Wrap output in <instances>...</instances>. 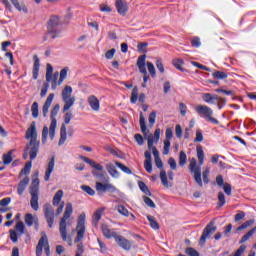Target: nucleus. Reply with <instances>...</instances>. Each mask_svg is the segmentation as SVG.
<instances>
[{"mask_svg": "<svg viewBox=\"0 0 256 256\" xmlns=\"http://www.w3.org/2000/svg\"><path fill=\"white\" fill-rule=\"evenodd\" d=\"M216 102H217L218 109H223V107L227 105V99L221 98V96H217Z\"/></svg>", "mask_w": 256, "mask_h": 256, "instance_id": "49", "label": "nucleus"}, {"mask_svg": "<svg viewBox=\"0 0 256 256\" xmlns=\"http://www.w3.org/2000/svg\"><path fill=\"white\" fill-rule=\"evenodd\" d=\"M214 225H215V222L213 221H211L209 224L206 225L200 237V241H199L200 245H205V243L207 242V239H209L211 235H213V233L217 231V227Z\"/></svg>", "mask_w": 256, "mask_h": 256, "instance_id": "12", "label": "nucleus"}, {"mask_svg": "<svg viewBox=\"0 0 256 256\" xmlns=\"http://www.w3.org/2000/svg\"><path fill=\"white\" fill-rule=\"evenodd\" d=\"M103 214V210L98 209L94 212L93 218H92V223L95 227H97V224L99 221H101V215Z\"/></svg>", "mask_w": 256, "mask_h": 256, "instance_id": "31", "label": "nucleus"}, {"mask_svg": "<svg viewBox=\"0 0 256 256\" xmlns=\"http://www.w3.org/2000/svg\"><path fill=\"white\" fill-rule=\"evenodd\" d=\"M144 168L147 173L153 172V161H144Z\"/></svg>", "mask_w": 256, "mask_h": 256, "instance_id": "58", "label": "nucleus"}, {"mask_svg": "<svg viewBox=\"0 0 256 256\" xmlns=\"http://www.w3.org/2000/svg\"><path fill=\"white\" fill-rule=\"evenodd\" d=\"M63 198V190H58L52 200V203L55 207L61 203V199Z\"/></svg>", "mask_w": 256, "mask_h": 256, "instance_id": "30", "label": "nucleus"}, {"mask_svg": "<svg viewBox=\"0 0 256 256\" xmlns=\"http://www.w3.org/2000/svg\"><path fill=\"white\" fill-rule=\"evenodd\" d=\"M256 233V226L249 230L239 241L240 244L246 243V241H249L253 235Z\"/></svg>", "mask_w": 256, "mask_h": 256, "instance_id": "29", "label": "nucleus"}, {"mask_svg": "<svg viewBox=\"0 0 256 256\" xmlns=\"http://www.w3.org/2000/svg\"><path fill=\"white\" fill-rule=\"evenodd\" d=\"M115 242L121 247V249H124V251H131L133 243L122 235L116 236Z\"/></svg>", "mask_w": 256, "mask_h": 256, "instance_id": "15", "label": "nucleus"}, {"mask_svg": "<svg viewBox=\"0 0 256 256\" xmlns=\"http://www.w3.org/2000/svg\"><path fill=\"white\" fill-rule=\"evenodd\" d=\"M160 179L164 187H169V180L167 179V172L165 171V169H162L160 171Z\"/></svg>", "mask_w": 256, "mask_h": 256, "instance_id": "38", "label": "nucleus"}, {"mask_svg": "<svg viewBox=\"0 0 256 256\" xmlns=\"http://www.w3.org/2000/svg\"><path fill=\"white\" fill-rule=\"evenodd\" d=\"M61 18L57 15H53L48 20L47 31L43 36V41H49V39H57L61 35Z\"/></svg>", "mask_w": 256, "mask_h": 256, "instance_id": "4", "label": "nucleus"}, {"mask_svg": "<svg viewBox=\"0 0 256 256\" xmlns=\"http://www.w3.org/2000/svg\"><path fill=\"white\" fill-rule=\"evenodd\" d=\"M117 211L118 213H120V215H124V217H129V210H127L125 206L119 205L117 207Z\"/></svg>", "mask_w": 256, "mask_h": 256, "instance_id": "54", "label": "nucleus"}, {"mask_svg": "<svg viewBox=\"0 0 256 256\" xmlns=\"http://www.w3.org/2000/svg\"><path fill=\"white\" fill-rule=\"evenodd\" d=\"M186 163H187V154L185 153V151H180V155H179L180 167H185Z\"/></svg>", "mask_w": 256, "mask_h": 256, "instance_id": "45", "label": "nucleus"}, {"mask_svg": "<svg viewBox=\"0 0 256 256\" xmlns=\"http://www.w3.org/2000/svg\"><path fill=\"white\" fill-rule=\"evenodd\" d=\"M96 191L98 195H103V193H117V187L111 183L96 182Z\"/></svg>", "mask_w": 256, "mask_h": 256, "instance_id": "14", "label": "nucleus"}, {"mask_svg": "<svg viewBox=\"0 0 256 256\" xmlns=\"http://www.w3.org/2000/svg\"><path fill=\"white\" fill-rule=\"evenodd\" d=\"M62 101L65 103L62 110L63 113H67V111H69L73 107V105H75V97L62 99Z\"/></svg>", "mask_w": 256, "mask_h": 256, "instance_id": "27", "label": "nucleus"}, {"mask_svg": "<svg viewBox=\"0 0 256 256\" xmlns=\"http://www.w3.org/2000/svg\"><path fill=\"white\" fill-rule=\"evenodd\" d=\"M43 211L48 227L50 229H53V223H55V209H53V206H51V204H45Z\"/></svg>", "mask_w": 256, "mask_h": 256, "instance_id": "13", "label": "nucleus"}, {"mask_svg": "<svg viewBox=\"0 0 256 256\" xmlns=\"http://www.w3.org/2000/svg\"><path fill=\"white\" fill-rule=\"evenodd\" d=\"M31 111H32V117L34 119H37V117H39V103L33 102L31 106Z\"/></svg>", "mask_w": 256, "mask_h": 256, "instance_id": "42", "label": "nucleus"}, {"mask_svg": "<svg viewBox=\"0 0 256 256\" xmlns=\"http://www.w3.org/2000/svg\"><path fill=\"white\" fill-rule=\"evenodd\" d=\"M77 236L74 239V243H79L83 237H85V213H81L78 218L77 224Z\"/></svg>", "mask_w": 256, "mask_h": 256, "instance_id": "11", "label": "nucleus"}, {"mask_svg": "<svg viewBox=\"0 0 256 256\" xmlns=\"http://www.w3.org/2000/svg\"><path fill=\"white\" fill-rule=\"evenodd\" d=\"M147 219L150 223V227H152V229H159V223L155 221V217L151 216V215H147Z\"/></svg>", "mask_w": 256, "mask_h": 256, "instance_id": "46", "label": "nucleus"}, {"mask_svg": "<svg viewBox=\"0 0 256 256\" xmlns=\"http://www.w3.org/2000/svg\"><path fill=\"white\" fill-rule=\"evenodd\" d=\"M253 223H255V219H251V220H247L246 222H244L242 225H240L236 231H243V229H247L248 227H251V225H253Z\"/></svg>", "mask_w": 256, "mask_h": 256, "instance_id": "44", "label": "nucleus"}, {"mask_svg": "<svg viewBox=\"0 0 256 256\" xmlns=\"http://www.w3.org/2000/svg\"><path fill=\"white\" fill-rule=\"evenodd\" d=\"M24 221H25L27 227H33V223H35V225L39 224V219L33 217V214H31V213H27L25 215Z\"/></svg>", "mask_w": 256, "mask_h": 256, "instance_id": "26", "label": "nucleus"}, {"mask_svg": "<svg viewBox=\"0 0 256 256\" xmlns=\"http://www.w3.org/2000/svg\"><path fill=\"white\" fill-rule=\"evenodd\" d=\"M247 249V246L245 245H241L235 252L234 255H230V256H241L245 253V250Z\"/></svg>", "mask_w": 256, "mask_h": 256, "instance_id": "62", "label": "nucleus"}, {"mask_svg": "<svg viewBox=\"0 0 256 256\" xmlns=\"http://www.w3.org/2000/svg\"><path fill=\"white\" fill-rule=\"evenodd\" d=\"M80 159L84 161V163H87L90 165V167H93L92 170V175L98 181H101L102 183H109V176H107V172L103 171V166L101 164H97L95 160H92L91 158L85 157V156H80Z\"/></svg>", "mask_w": 256, "mask_h": 256, "instance_id": "5", "label": "nucleus"}, {"mask_svg": "<svg viewBox=\"0 0 256 256\" xmlns=\"http://www.w3.org/2000/svg\"><path fill=\"white\" fill-rule=\"evenodd\" d=\"M39 183V178H35L30 185V205L34 211H39Z\"/></svg>", "mask_w": 256, "mask_h": 256, "instance_id": "7", "label": "nucleus"}, {"mask_svg": "<svg viewBox=\"0 0 256 256\" xmlns=\"http://www.w3.org/2000/svg\"><path fill=\"white\" fill-rule=\"evenodd\" d=\"M171 149V141L164 140L163 155H167Z\"/></svg>", "mask_w": 256, "mask_h": 256, "instance_id": "55", "label": "nucleus"}, {"mask_svg": "<svg viewBox=\"0 0 256 256\" xmlns=\"http://www.w3.org/2000/svg\"><path fill=\"white\" fill-rule=\"evenodd\" d=\"M51 79H53V66L51 64L46 65V81L47 83H51Z\"/></svg>", "mask_w": 256, "mask_h": 256, "instance_id": "37", "label": "nucleus"}, {"mask_svg": "<svg viewBox=\"0 0 256 256\" xmlns=\"http://www.w3.org/2000/svg\"><path fill=\"white\" fill-rule=\"evenodd\" d=\"M73 93V88L71 86H65L62 90V99H69Z\"/></svg>", "mask_w": 256, "mask_h": 256, "instance_id": "33", "label": "nucleus"}, {"mask_svg": "<svg viewBox=\"0 0 256 256\" xmlns=\"http://www.w3.org/2000/svg\"><path fill=\"white\" fill-rule=\"evenodd\" d=\"M185 62L183 61V59H174L173 61H172V64L174 65V67L176 68V69H178V71H185V69L183 68V64H184Z\"/></svg>", "mask_w": 256, "mask_h": 256, "instance_id": "41", "label": "nucleus"}, {"mask_svg": "<svg viewBox=\"0 0 256 256\" xmlns=\"http://www.w3.org/2000/svg\"><path fill=\"white\" fill-rule=\"evenodd\" d=\"M196 151L199 165H197V159L192 158L190 160L188 169L190 170L191 173H194V180L197 183V185H199V187H203V180L201 179V165H203L205 161V152H203L202 146H197Z\"/></svg>", "mask_w": 256, "mask_h": 256, "instance_id": "2", "label": "nucleus"}, {"mask_svg": "<svg viewBox=\"0 0 256 256\" xmlns=\"http://www.w3.org/2000/svg\"><path fill=\"white\" fill-rule=\"evenodd\" d=\"M14 231L21 237V235L25 234V224L22 221L17 222Z\"/></svg>", "mask_w": 256, "mask_h": 256, "instance_id": "32", "label": "nucleus"}, {"mask_svg": "<svg viewBox=\"0 0 256 256\" xmlns=\"http://www.w3.org/2000/svg\"><path fill=\"white\" fill-rule=\"evenodd\" d=\"M225 205V194L223 192L218 193V207H223Z\"/></svg>", "mask_w": 256, "mask_h": 256, "instance_id": "59", "label": "nucleus"}, {"mask_svg": "<svg viewBox=\"0 0 256 256\" xmlns=\"http://www.w3.org/2000/svg\"><path fill=\"white\" fill-rule=\"evenodd\" d=\"M149 46V43L147 42H140L137 45V49L139 53H147V47Z\"/></svg>", "mask_w": 256, "mask_h": 256, "instance_id": "47", "label": "nucleus"}, {"mask_svg": "<svg viewBox=\"0 0 256 256\" xmlns=\"http://www.w3.org/2000/svg\"><path fill=\"white\" fill-rule=\"evenodd\" d=\"M53 169H55V157H52L48 162V166L44 175V181H49L51 173H53Z\"/></svg>", "mask_w": 256, "mask_h": 256, "instance_id": "21", "label": "nucleus"}, {"mask_svg": "<svg viewBox=\"0 0 256 256\" xmlns=\"http://www.w3.org/2000/svg\"><path fill=\"white\" fill-rule=\"evenodd\" d=\"M71 215H73V204L67 203L63 217L60 219L59 223V232L62 241H67V219H69Z\"/></svg>", "mask_w": 256, "mask_h": 256, "instance_id": "6", "label": "nucleus"}, {"mask_svg": "<svg viewBox=\"0 0 256 256\" xmlns=\"http://www.w3.org/2000/svg\"><path fill=\"white\" fill-rule=\"evenodd\" d=\"M217 97L218 95L216 94H211V93H204L202 94V99L205 101V103H211L212 105H217Z\"/></svg>", "mask_w": 256, "mask_h": 256, "instance_id": "25", "label": "nucleus"}, {"mask_svg": "<svg viewBox=\"0 0 256 256\" xmlns=\"http://www.w3.org/2000/svg\"><path fill=\"white\" fill-rule=\"evenodd\" d=\"M9 234L12 243H17V241H19V234L17 233V231L10 229Z\"/></svg>", "mask_w": 256, "mask_h": 256, "instance_id": "51", "label": "nucleus"}, {"mask_svg": "<svg viewBox=\"0 0 256 256\" xmlns=\"http://www.w3.org/2000/svg\"><path fill=\"white\" fill-rule=\"evenodd\" d=\"M203 141V132L201 129L196 130V137L194 139V143H201Z\"/></svg>", "mask_w": 256, "mask_h": 256, "instance_id": "57", "label": "nucleus"}, {"mask_svg": "<svg viewBox=\"0 0 256 256\" xmlns=\"http://www.w3.org/2000/svg\"><path fill=\"white\" fill-rule=\"evenodd\" d=\"M203 182L207 185L209 183V168H206L202 173Z\"/></svg>", "mask_w": 256, "mask_h": 256, "instance_id": "63", "label": "nucleus"}, {"mask_svg": "<svg viewBox=\"0 0 256 256\" xmlns=\"http://www.w3.org/2000/svg\"><path fill=\"white\" fill-rule=\"evenodd\" d=\"M191 45L195 48H199L201 47V38L195 36L194 38H192L191 40Z\"/></svg>", "mask_w": 256, "mask_h": 256, "instance_id": "60", "label": "nucleus"}, {"mask_svg": "<svg viewBox=\"0 0 256 256\" xmlns=\"http://www.w3.org/2000/svg\"><path fill=\"white\" fill-rule=\"evenodd\" d=\"M15 150H10L7 154L3 155V163L4 165H10L11 161H13V153Z\"/></svg>", "mask_w": 256, "mask_h": 256, "instance_id": "36", "label": "nucleus"}, {"mask_svg": "<svg viewBox=\"0 0 256 256\" xmlns=\"http://www.w3.org/2000/svg\"><path fill=\"white\" fill-rule=\"evenodd\" d=\"M185 253L186 255H189V256H200L199 252L195 250V248L193 247H187L185 249Z\"/></svg>", "mask_w": 256, "mask_h": 256, "instance_id": "53", "label": "nucleus"}, {"mask_svg": "<svg viewBox=\"0 0 256 256\" xmlns=\"http://www.w3.org/2000/svg\"><path fill=\"white\" fill-rule=\"evenodd\" d=\"M140 129L143 135H147V124H145V117L143 112H140Z\"/></svg>", "mask_w": 256, "mask_h": 256, "instance_id": "39", "label": "nucleus"}, {"mask_svg": "<svg viewBox=\"0 0 256 256\" xmlns=\"http://www.w3.org/2000/svg\"><path fill=\"white\" fill-rule=\"evenodd\" d=\"M212 77H214V79H227L229 75L223 71H215L213 72Z\"/></svg>", "mask_w": 256, "mask_h": 256, "instance_id": "43", "label": "nucleus"}, {"mask_svg": "<svg viewBox=\"0 0 256 256\" xmlns=\"http://www.w3.org/2000/svg\"><path fill=\"white\" fill-rule=\"evenodd\" d=\"M80 189H82V191H84V193H87L91 197H93V195H95V190H93V188H91L88 185H82V186H80Z\"/></svg>", "mask_w": 256, "mask_h": 256, "instance_id": "48", "label": "nucleus"}, {"mask_svg": "<svg viewBox=\"0 0 256 256\" xmlns=\"http://www.w3.org/2000/svg\"><path fill=\"white\" fill-rule=\"evenodd\" d=\"M71 119H73V113L66 112L64 115V124H62L60 128V139L58 142L59 147L64 145L65 141H67V127L65 125H69L71 123Z\"/></svg>", "mask_w": 256, "mask_h": 256, "instance_id": "9", "label": "nucleus"}, {"mask_svg": "<svg viewBox=\"0 0 256 256\" xmlns=\"http://www.w3.org/2000/svg\"><path fill=\"white\" fill-rule=\"evenodd\" d=\"M69 71V68L68 67H65L63 68L61 71H60V78L58 80V85H62L63 84V81L67 79V73Z\"/></svg>", "mask_w": 256, "mask_h": 256, "instance_id": "40", "label": "nucleus"}, {"mask_svg": "<svg viewBox=\"0 0 256 256\" xmlns=\"http://www.w3.org/2000/svg\"><path fill=\"white\" fill-rule=\"evenodd\" d=\"M145 59H147V55L145 54L139 56L137 59L136 65L140 73H145V71H147V68L145 67Z\"/></svg>", "mask_w": 256, "mask_h": 256, "instance_id": "24", "label": "nucleus"}, {"mask_svg": "<svg viewBox=\"0 0 256 256\" xmlns=\"http://www.w3.org/2000/svg\"><path fill=\"white\" fill-rule=\"evenodd\" d=\"M138 187L144 193L145 195H148V197H151V191L149 190V187H147V184L143 181L138 182Z\"/></svg>", "mask_w": 256, "mask_h": 256, "instance_id": "34", "label": "nucleus"}, {"mask_svg": "<svg viewBox=\"0 0 256 256\" xmlns=\"http://www.w3.org/2000/svg\"><path fill=\"white\" fill-rule=\"evenodd\" d=\"M11 3L18 11H24V13H27V7H25V5L20 6L18 0H11Z\"/></svg>", "mask_w": 256, "mask_h": 256, "instance_id": "50", "label": "nucleus"}, {"mask_svg": "<svg viewBox=\"0 0 256 256\" xmlns=\"http://www.w3.org/2000/svg\"><path fill=\"white\" fill-rule=\"evenodd\" d=\"M34 64H33V69H32V75L33 79H38L39 77V67H41V64L39 62V57L37 55L33 56Z\"/></svg>", "mask_w": 256, "mask_h": 256, "instance_id": "23", "label": "nucleus"}, {"mask_svg": "<svg viewBox=\"0 0 256 256\" xmlns=\"http://www.w3.org/2000/svg\"><path fill=\"white\" fill-rule=\"evenodd\" d=\"M47 91H49V83L46 82L42 85V89H41V92H40V97H45L47 95Z\"/></svg>", "mask_w": 256, "mask_h": 256, "instance_id": "61", "label": "nucleus"}, {"mask_svg": "<svg viewBox=\"0 0 256 256\" xmlns=\"http://www.w3.org/2000/svg\"><path fill=\"white\" fill-rule=\"evenodd\" d=\"M61 109V106L59 104H55L54 107L51 110L50 113V127L44 126L42 129V143L45 145L47 143V136L49 135L51 141L55 139V129H57V114L59 113V110Z\"/></svg>", "mask_w": 256, "mask_h": 256, "instance_id": "3", "label": "nucleus"}, {"mask_svg": "<svg viewBox=\"0 0 256 256\" xmlns=\"http://www.w3.org/2000/svg\"><path fill=\"white\" fill-rule=\"evenodd\" d=\"M43 248L46 253V256L51 255V250L49 247V240L47 239V235H45V234L38 241V244L36 246V256L43 255Z\"/></svg>", "mask_w": 256, "mask_h": 256, "instance_id": "10", "label": "nucleus"}, {"mask_svg": "<svg viewBox=\"0 0 256 256\" xmlns=\"http://www.w3.org/2000/svg\"><path fill=\"white\" fill-rule=\"evenodd\" d=\"M143 201L148 207H151V209H155L157 207L155 202H153V200L147 196H143Z\"/></svg>", "mask_w": 256, "mask_h": 256, "instance_id": "52", "label": "nucleus"}, {"mask_svg": "<svg viewBox=\"0 0 256 256\" xmlns=\"http://www.w3.org/2000/svg\"><path fill=\"white\" fill-rule=\"evenodd\" d=\"M106 170L108 171L109 175H111V177H114L115 179L119 177V171H117V168H115L113 163L106 164Z\"/></svg>", "mask_w": 256, "mask_h": 256, "instance_id": "28", "label": "nucleus"}, {"mask_svg": "<svg viewBox=\"0 0 256 256\" xmlns=\"http://www.w3.org/2000/svg\"><path fill=\"white\" fill-rule=\"evenodd\" d=\"M29 185V178L25 176L18 184L17 187V193L18 195H23L25 193V189H27V186Z\"/></svg>", "mask_w": 256, "mask_h": 256, "instance_id": "22", "label": "nucleus"}, {"mask_svg": "<svg viewBox=\"0 0 256 256\" xmlns=\"http://www.w3.org/2000/svg\"><path fill=\"white\" fill-rule=\"evenodd\" d=\"M137 99L140 103H145L146 96H145V93H141L139 95V88L135 86L132 89L130 103H133V104L137 103Z\"/></svg>", "mask_w": 256, "mask_h": 256, "instance_id": "16", "label": "nucleus"}, {"mask_svg": "<svg viewBox=\"0 0 256 256\" xmlns=\"http://www.w3.org/2000/svg\"><path fill=\"white\" fill-rule=\"evenodd\" d=\"M195 111L198 115H202L206 121H210L214 125H219V120L217 118H213V109H211L207 105H198L195 107Z\"/></svg>", "mask_w": 256, "mask_h": 256, "instance_id": "8", "label": "nucleus"}, {"mask_svg": "<svg viewBox=\"0 0 256 256\" xmlns=\"http://www.w3.org/2000/svg\"><path fill=\"white\" fill-rule=\"evenodd\" d=\"M147 67L151 77H155V75H157V72L155 71V65H153L151 62H147Z\"/></svg>", "mask_w": 256, "mask_h": 256, "instance_id": "56", "label": "nucleus"}, {"mask_svg": "<svg viewBox=\"0 0 256 256\" xmlns=\"http://www.w3.org/2000/svg\"><path fill=\"white\" fill-rule=\"evenodd\" d=\"M87 101H88V104L90 105L92 111H99L101 109L99 99L96 98L95 95H90L88 97Z\"/></svg>", "mask_w": 256, "mask_h": 256, "instance_id": "20", "label": "nucleus"}, {"mask_svg": "<svg viewBox=\"0 0 256 256\" xmlns=\"http://www.w3.org/2000/svg\"><path fill=\"white\" fill-rule=\"evenodd\" d=\"M26 139H30L29 143L26 145L23 157L27 159V155L30 157V162H27L24 168L21 170L20 175H29L31 173L32 162L37 158V153H39V147L41 142L37 140V126L35 121H33L26 131Z\"/></svg>", "mask_w": 256, "mask_h": 256, "instance_id": "1", "label": "nucleus"}, {"mask_svg": "<svg viewBox=\"0 0 256 256\" xmlns=\"http://www.w3.org/2000/svg\"><path fill=\"white\" fill-rule=\"evenodd\" d=\"M53 99H55V94L50 93L42 107L43 117H47V113H49V107H51V103H53Z\"/></svg>", "mask_w": 256, "mask_h": 256, "instance_id": "19", "label": "nucleus"}, {"mask_svg": "<svg viewBox=\"0 0 256 256\" xmlns=\"http://www.w3.org/2000/svg\"><path fill=\"white\" fill-rule=\"evenodd\" d=\"M116 9L119 15L125 17L127 15V12L129 11V6L127 5V2L125 0H117Z\"/></svg>", "mask_w": 256, "mask_h": 256, "instance_id": "17", "label": "nucleus"}, {"mask_svg": "<svg viewBox=\"0 0 256 256\" xmlns=\"http://www.w3.org/2000/svg\"><path fill=\"white\" fill-rule=\"evenodd\" d=\"M116 51H117V50H115V48H112V49L108 50V51L105 53L106 59H113V57H115Z\"/></svg>", "mask_w": 256, "mask_h": 256, "instance_id": "64", "label": "nucleus"}, {"mask_svg": "<svg viewBox=\"0 0 256 256\" xmlns=\"http://www.w3.org/2000/svg\"><path fill=\"white\" fill-rule=\"evenodd\" d=\"M102 229V233L104 235V237H106V239H111L112 237L114 239H117V237L119 236V234H117V232L113 231V229H109V226H107V224H103L101 226Z\"/></svg>", "mask_w": 256, "mask_h": 256, "instance_id": "18", "label": "nucleus"}, {"mask_svg": "<svg viewBox=\"0 0 256 256\" xmlns=\"http://www.w3.org/2000/svg\"><path fill=\"white\" fill-rule=\"evenodd\" d=\"M115 165H116V167L121 169V171H123V173H126V175H133V171H131L130 168L125 166L123 163L116 161Z\"/></svg>", "mask_w": 256, "mask_h": 256, "instance_id": "35", "label": "nucleus"}]
</instances>
